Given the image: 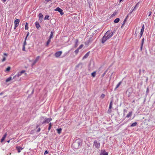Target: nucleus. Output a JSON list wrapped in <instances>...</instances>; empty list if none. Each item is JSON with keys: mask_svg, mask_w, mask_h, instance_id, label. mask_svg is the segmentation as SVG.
I'll use <instances>...</instances> for the list:
<instances>
[{"mask_svg": "<svg viewBox=\"0 0 155 155\" xmlns=\"http://www.w3.org/2000/svg\"><path fill=\"white\" fill-rule=\"evenodd\" d=\"M115 33V31H114L112 32H111L110 30L108 31L105 34V36H106L107 38H110L112 37L113 34Z\"/></svg>", "mask_w": 155, "mask_h": 155, "instance_id": "f257e3e1", "label": "nucleus"}, {"mask_svg": "<svg viewBox=\"0 0 155 155\" xmlns=\"http://www.w3.org/2000/svg\"><path fill=\"white\" fill-rule=\"evenodd\" d=\"M93 146H95L97 149H99L100 147V143L97 140H95L94 142Z\"/></svg>", "mask_w": 155, "mask_h": 155, "instance_id": "f03ea898", "label": "nucleus"}, {"mask_svg": "<svg viewBox=\"0 0 155 155\" xmlns=\"http://www.w3.org/2000/svg\"><path fill=\"white\" fill-rule=\"evenodd\" d=\"M81 142L79 141H76L73 143V146L75 147L76 149L78 148L79 146H81Z\"/></svg>", "mask_w": 155, "mask_h": 155, "instance_id": "7ed1b4c3", "label": "nucleus"}, {"mask_svg": "<svg viewBox=\"0 0 155 155\" xmlns=\"http://www.w3.org/2000/svg\"><path fill=\"white\" fill-rule=\"evenodd\" d=\"M20 22V20L19 19H17L15 21V27L14 29L16 28L18 26L19 23Z\"/></svg>", "mask_w": 155, "mask_h": 155, "instance_id": "20e7f679", "label": "nucleus"}, {"mask_svg": "<svg viewBox=\"0 0 155 155\" xmlns=\"http://www.w3.org/2000/svg\"><path fill=\"white\" fill-rule=\"evenodd\" d=\"M52 120V119L51 118H45V120L44 121H43L42 123V124H44L45 123H48L50 121H51Z\"/></svg>", "mask_w": 155, "mask_h": 155, "instance_id": "39448f33", "label": "nucleus"}, {"mask_svg": "<svg viewBox=\"0 0 155 155\" xmlns=\"http://www.w3.org/2000/svg\"><path fill=\"white\" fill-rule=\"evenodd\" d=\"M3 55H4L3 56V58L2 60V62H4L6 60V58L8 56V54L6 53H4Z\"/></svg>", "mask_w": 155, "mask_h": 155, "instance_id": "423d86ee", "label": "nucleus"}, {"mask_svg": "<svg viewBox=\"0 0 155 155\" xmlns=\"http://www.w3.org/2000/svg\"><path fill=\"white\" fill-rule=\"evenodd\" d=\"M55 10L59 12L61 15H62L64 14V13L63 12V10L59 7L57 8Z\"/></svg>", "mask_w": 155, "mask_h": 155, "instance_id": "0eeeda50", "label": "nucleus"}, {"mask_svg": "<svg viewBox=\"0 0 155 155\" xmlns=\"http://www.w3.org/2000/svg\"><path fill=\"white\" fill-rule=\"evenodd\" d=\"M62 52L61 51H58L55 53V56L57 58L59 57L62 54Z\"/></svg>", "mask_w": 155, "mask_h": 155, "instance_id": "6e6552de", "label": "nucleus"}, {"mask_svg": "<svg viewBox=\"0 0 155 155\" xmlns=\"http://www.w3.org/2000/svg\"><path fill=\"white\" fill-rule=\"evenodd\" d=\"M108 39V38H107L106 36H105V35H104L102 39L101 42L104 43Z\"/></svg>", "mask_w": 155, "mask_h": 155, "instance_id": "1a4fd4ad", "label": "nucleus"}, {"mask_svg": "<svg viewBox=\"0 0 155 155\" xmlns=\"http://www.w3.org/2000/svg\"><path fill=\"white\" fill-rule=\"evenodd\" d=\"M144 25H143L142 27V28L140 32V38L141 36H142L143 32L144 31Z\"/></svg>", "mask_w": 155, "mask_h": 155, "instance_id": "9d476101", "label": "nucleus"}, {"mask_svg": "<svg viewBox=\"0 0 155 155\" xmlns=\"http://www.w3.org/2000/svg\"><path fill=\"white\" fill-rule=\"evenodd\" d=\"M112 101H111L110 103V104H109V109L108 110V113H110L111 112V108H112Z\"/></svg>", "mask_w": 155, "mask_h": 155, "instance_id": "9b49d317", "label": "nucleus"}, {"mask_svg": "<svg viewBox=\"0 0 155 155\" xmlns=\"http://www.w3.org/2000/svg\"><path fill=\"white\" fill-rule=\"evenodd\" d=\"M16 148L18 150V153H19L21 152V150L23 149V148L20 146L16 147Z\"/></svg>", "mask_w": 155, "mask_h": 155, "instance_id": "f8f14e48", "label": "nucleus"}, {"mask_svg": "<svg viewBox=\"0 0 155 155\" xmlns=\"http://www.w3.org/2000/svg\"><path fill=\"white\" fill-rule=\"evenodd\" d=\"M7 133H5V134L2 137V138L1 142V143L2 142L5 140V138H6V136H7Z\"/></svg>", "mask_w": 155, "mask_h": 155, "instance_id": "ddd939ff", "label": "nucleus"}, {"mask_svg": "<svg viewBox=\"0 0 155 155\" xmlns=\"http://www.w3.org/2000/svg\"><path fill=\"white\" fill-rule=\"evenodd\" d=\"M7 133H5V134L2 137V138L1 142V143L2 142L5 140V138H6V136H7Z\"/></svg>", "mask_w": 155, "mask_h": 155, "instance_id": "4468645a", "label": "nucleus"}, {"mask_svg": "<svg viewBox=\"0 0 155 155\" xmlns=\"http://www.w3.org/2000/svg\"><path fill=\"white\" fill-rule=\"evenodd\" d=\"M40 58V56H37L36 59H35V60L34 61V63H33V65H34V64H35V63H36V62L38 61V60H39V58Z\"/></svg>", "mask_w": 155, "mask_h": 155, "instance_id": "2eb2a0df", "label": "nucleus"}, {"mask_svg": "<svg viewBox=\"0 0 155 155\" xmlns=\"http://www.w3.org/2000/svg\"><path fill=\"white\" fill-rule=\"evenodd\" d=\"M90 52V51L88 52L85 55L83 58V59H85L88 57L89 54Z\"/></svg>", "mask_w": 155, "mask_h": 155, "instance_id": "dca6fc26", "label": "nucleus"}, {"mask_svg": "<svg viewBox=\"0 0 155 155\" xmlns=\"http://www.w3.org/2000/svg\"><path fill=\"white\" fill-rule=\"evenodd\" d=\"M38 17L39 18L40 20L42 21L43 18V15L42 13H39L38 15Z\"/></svg>", "mask_w": 155, "mask_h": 155, "instance_id": "f3484780", "label": "nucleus"}, {"mask_svg": "<svg viewBox=\"0 0 155 155\" xmlns=\"http://www.w3.org/2000/svg\"><path fill=\"white\" fill-rule=\"evenodd\" d=\"M132 111L130 112L127 115L126 117L129 118L132 115Z\"/></svg>", "mask_w": 155, "mask_h": 155, "instance_id": "a211bd4d", "label": "nucleus"}, {"mask_svg": "<svg viewBox=\"0 0 155 155\" xmlns=\"http://www.w3.org/2000/svg\"><path fill=\"white\" fill-rule=\"evenodd\" d=\"M35 26L38 29L40 27V25L38 22H35Z\"/></svg>", "mask_w": 155, "mask_h": 155, "instance_id": "6ab92c4d", "label": "nucleus"}, {"mask_svg": "<svg viewBox=\"0 0 155 155\" xmlns=\"http://www.w3.org/2000/svg\"><path fill=\"white\" fill-rule=\"evenodd\" d=\"M108 153L104 151L101 152L100 154V155H107Z\"/></svg>", "mask_w": 155, "mask_h": 155, "instance_id": "aec40b11", "label": "nucleus"}, {"mask_svg": "<svg viewBox=\"0 0 155 155\" xmlns=\"http://www.w3.org/2000/svg\"><path fill=\"white\" fill-rule=\"evenodd\" d=\"M28 25L27 22L26 23L25 27V29L26 30H28Z\"/></svg>", "mask_w": 155, "mask_h": 155, "instance_id": "412c9836", "label": "nucleus"}, {"mask_svg": "<svg viewBox=\"0 0 155 155\" xmlns=\"http://www.w3.org/2000/svg\"><path fill=\"white\" fill-rule=\"evenodd\" d=\"M122 83V82L121 81H120V82L117 84V85H116V88H115V89H116L117 88H118L119 87V86L121 84V83Z\"/></svg>", "mask_w": 155, "mask_h": 155, "instance_id": "4be33fe9", "label": "nucleus"}, {"mask_svg": "<svg viewBox=\"0 0 155 155\" xmlns=\"http://www.w3.org/2000/svg\"><path fill=\"white\" fill-rule=\"evenodd\" d=\"M120 21V19L119 18H117L116 19H115L114 21V23H118V22H119V21Z\"/></svg>", "mask_w": 155, "mask_h": 155, "instance_id": "5701e85b", "label": "nucleus"}, {"mask_svg": "<svg viewBox=\"0 0 155 155\" xmlns=\"http://www.w3.org/2000/svg\"><path fill=\"white\" fill-rule=\"evenodd\" d=\"M57 133L60 134L61 133V130H62V129L61 128H60L59 129H57Z\"/></svg>", "mask_w": 155, "mask_h": 155, "instance_id": "b1692460", "label": "nucleus"}, {"mask_svg": "<svg viewBox=\"0 0 155 155\" xmlns=\"http://www.w3.org/2000/svg\"><path fill=\"white\" fill-rule=\"evenodd\" d=\"M11 69L10 67H8L7 68H6L5 72H8Z\"/></svg>", "mask_w": 155, "mask_h": 155, "instance_id": "393cba45", "label": "nucleus"}, {"mask_svg": "<svg viewBox=\"0 0 155 155\" xmlns=\"http://www.w3.org/2000/svg\"><path fill=\"white\" fill-rule=\"evenodd\" d=\"M54 32L52 31H51V35L49 37V39H51L53 38Z\"/></svg>", "mask_w": 155, "mask_h": 155, "instance_id": "a878e982", "label": "nucleus"}, {"mask_svg": "<svg viewBox=\"0 0 155 155\" xmlns=\"http://www.w3.org/2000/svg\"><path fill=\"white\" fill-rule=\"evenodd\" d=\"M12 80V77H10L8 78L6 80V82H7L10 81Z\"/></svg>", "mask_w": 155, "mask_h": 155, "instance_id": "bb28decb", "label": "nucleus"}, {"mask_svg": "<svg viewBox=\"0 0 155 155\" xmlns=\"http://www.w3.org/2000/svg\"><path fill=\"white\" fill-rule=\"evenodd\" d=\"M96 71H94V72H93V73H91V76L93 77H94L96 75Z\"/></svg>", "mask_w": 155, "mask_h": 155, "instance_id": "cd10ccee", "label": "nucleus"}, {"mask_svg": "<svg viewBox=\"0 0 155 155\" xmlns=\"http://www.w3.org/2000/svg\"><path fill=\"white\" fill-rule=\"evenodd\" d=\"M137 122L134 123L130 125V126L131 127L135 126L137 125Z\"/></svg>", "mask_w": 155, "mask_h": 155, "instance_id": "c85d7f7f", "label": "nucleus"}, {"mask_svg": "<svg viewBox=\"0 0 155 155\" xmlns=\"http://www.w3.org/2000/svg\"><path fill=\"white\" fill-rule=\"evenodd\" d=\"M52 125V124L51 123H50L49 124V127L48 128L49 131L51 129Z\"/></svg>", "mask_w": 155, "mask_h": 155, "instance_id": "c756f323", "label": "nucleus"}, {"mask_svg": "<svg viewBox=\"0 0 155 155\" xmlns=\"http://www.w3.org/2000/svg\"><path fill=\"white\" fill-rule=\"evenodd\" d=\"M51 41V39L49 38L46 43V45L48 46L50 42Z\"/></svg>", "mask_w": 155, "mask_h": 155, "instance_id": "7c9ffc66", "label": "nucleus"}, {"mask_svg": "<svg viewBox=\"0 0 155 155\" xmlns=\"http://www.w3.org/2000/svg\"><path fill=\"white\" fill-rule=\"evenodd\" d=\"M135 10V9L133 7L131 9V10H130V12L129 13L130 14H131L132 13V12L134 11Z\"/></svg>", "mask_w": 155, "mask_h": 155, "instance_id": "2f4dec72", "label": "nucleus"}, {"mask_svg": "<svg viewBox=\"0 0 155 155\" xmlns=\"http://www.w3.org/2000/svg\"><path fill=\"white\" fill-rule=\"evenodd\" d=\"M79 51V49H77L76 50H75L74 51V52L76 54V55H77Z\"/></svg>", "mask_w": 155, "mask_h": 155, "instance_id": "473e14b6", "label": "nucleus"}, {"mask_svg": "<svg viewBox=\"0 0 155 155\" xmlns=\"http://www.w3.org/2000/svg\"><path fill=\"white\" fill-rule=\"evenodd\" d=\"M21 73L20 72L18 73L17 75H15L14 77H16V76H17L18 77H19V76H21Z\"/></svg>", "mask_w": 155, "mask_h": 155, "instance_id": "72a5a7b5", "label": "nucleus"}, {"mask_svg": "<svg viewBox=\"0 0 155 155\" xmlns=\"http://www.w3.org/2000/svg\"><path fill=\"white\" fill-rule=\"evenodd\" d=\"M49 16L48 15H46L45 18V19H49Z\"/></svg>", "mask_w": 155, "mask_h": 155, "instance_id": "f704fd0d", "label": "nucleus"}, {"mask_svg": "<svg viewBox=\"0 0 155 155\" xmlns=\"http://www.w3.org/2000/svg\"><path fill=\"white\" fill-rule=\"evenodd\" d=\"M105 97V94H102L101 96V98L102 99H103Z\"/></svg>", "mask_w": 155, "mask_h": 155, "instance_id": "c9c22d12", "label": "nucleus"}, {"mask_svg": "<svg viewBox=\"0 0 155 155\" xmlns=\"http://www.w3.org/2000/svg\"><path fill=\"white\" fill-rule=\"evenodd\" d=\"M83 45L81 44V45H80V46H79V47H78V49H79V50L81 48L83 47Z\"/></svg>", "mask_w": 155, "mask_h": 155, "instance_id": "e433bc0d", "label": "nucleus"}, {"mask_svg": "<svg viewBox=\"0 0 155 155\" xmlns=\"http://www.w3.org/2000/svg\"><path fill=\"white\" fill-rule=\"evenodd\" d=\"M26 40L25 39V41L23 43V46H25L26 45Z\"/></svg>", "mask_w": 155, "mask_h": 155, "instance_id": "4c0bfd02", "label": "nucleus"}, {"mask_svg": "<svg viewBox=\"0 0 155 155\" xmlns=\"http://www.w3.org/2000/svg\"><path fill=\"white\" fill-rule=\"evenodd\" d=\"M25 46H23V48H22V50L24 51H25Z\"/></svg>", "mask_w": 155, "mask_h": 155, "instance_id": "58836bf2", "label": "nucleus"}, {"mask_svg": "<svg viewBox=\"0 0 155 155\" xmlns=\"http://www.w3.org/2000/svg\"><path fill=\"white\" fill-rule=\"evenodd\" d=\"M144 41V38H143L142 40L141 45H143Z\"/></svg>", "mask_w": 155, "mask_h": 155, "instance_id": "ea45409f", "label": "nucleus"}, {"mask_svg": "<svg viewBox=\"0 0 155 155\" xmlns=\"http://www.w3.org/2000/svg\"><path fill=\"white\" fill-rule=\"evenodd\" d=\"M25 72V70H22L20 72V73L22 74L24 73Z\"/></svg>", "mask_w": 155, "mask_h": 155, "instance_id": "a19ab883", "label": "nucleus"}, {"mask_svg": "<svg viewBox=\"0 0 155 155\" xmlns=\"http://www.w3.org/2000/svg\"><path fill=\"white\" fill-rule=\"evenodd\" d=\"M139 2H138V3H137L136 4V5H135V6L136 7H137H137H138V5H139Z\"/></svg>", "mask_w": 155, "mask_h": 155, "instance_id": "79ce46f5", "label": "nucleus"}, {"mask_svg": "<svg viewBox=\"0 0 155 155\" xmlns=\"http://www.w3.org/2000/svg\"><path fill=\"white\" fill-rule=\"evenodd\" d=\"M78 42V40H77V41H76V44L75 45V47H76L77 46Z\"/></svg>", "mask_w": 155, "mask_h": 155, "instance_id": "37998d69", "label": "nucleus"}, {"mask_svg": "<svg viewBox=\"0 0 155 155\" xmlns=\"http://www.w3.org/2000/svg\"><path fill=\"white\" fill-rule=\"evenodd\" d=\"M41 130V128H38V129L37 130V132H39Z\"/></svg>", "mask_w": 155, "mask_h": 155, "instance_id": "c03bdc74", "label": "nucleus"}, {"mask_svg": "<svg viewBox=\"0 0 155 155\" xmlns=\"http://www.w3.org/2000/svg\"><path fill=\"white\" fill-rule=\"evenodd\" d=\"M48 153V152L47 150H45V152L44 154H46Z\"/></svg>", "mask_w": 155, "mask_h": 155, "instance_id": "a18cd8bd", "label": "nucleus"}, {"mask_svg": "<svg viewBox=\"0 0 155 155\" xmlns=\"http://www.w3.org/2000/svg\"><path fill=\"white\" fill-rule=\"evenodd\" d=\"M143 46V45H141V46L140 49V50L141 51L142 50Z\"/></svg>", "mask_w": 155, "mask_h": 155, "instance_id": "49530a36", "label": "nucleus"}, {"mask_svg": "<svg viewBox=\"0 0 155 155\" xmlns=\"http://www.w3.org/2000/svg\"><path fill=\"white\" fill-rule=\"evenodd\" d=\"M106 72H107V71H105V72H104V73L103 74L102 76L103 77L106 74Z\"/></svg>", "mask_w": 155, "mask_h": 155, "instance_id": "de8ad7c7", "label": "nucleus"}, {"mask_svg": "<svg viewBox=\"0 0 155 155\" xmlns=\"http://www.w3.org/2000/svg\"><path fill=\"white\" fill-rule=\"evenodd\" d=\"M29 35V32H28V34H27V36H26V38H25V39H26L27 38V37H28V36Z\"/></svg>", "mask_w": 155, "mask_h": 155, "instance_id": "09e8293b", "label": "nucleus"}, {"mask_svg": "<svg viewBox=\"0 0 155 155\" xmlns=\"http://www.w3.org/2000/svg\"><path fill=\"white\" fill-rule=\"evenodd\" d=\"M126 21V19L124 20L123 22V24L122 25V26L123 25H124Z\"/></svg>", "mask_w": 155, "mask_h": 155, "instance_id": "8fccbe9b", "label": "nucleus"}, {"mask_svg": "<svg viewBox=\"0 0 155 155\" xmlns=\"http://www.w3.org/2000/svg\"><path fill=\"white\" fill-rule=\"evenodd\" d=\"M151 12H149V16H150L151 15Z\"/></svg>", "mask_w": 155, "mask_h": 155, "instance_id": "3c124183", "label": "nucleus"}, {"mask_svg": "<svg viewBox=\"0 0 155 155\" xmlns=\"http://www.w3.org/2000/svg\"><path fill=\"white\" fill-rule=\"evenodd\" d=\"M45 117H41V119H44V118Z\"/></svg>", "mask_w": 155, "mask_h": 155, "instance_id": "603ef678", "label": "nucleus"}, {"mask_svg": "<svg viewBox=\"0 0 155 155\" xmlns=\"http://www.w3.org/2000/svg\"><path fill=\"white\" fill-rule=\"evenodd\" d=\"M46 1L48 2L49 1H50L51 0H45Z\"/></svg>", "mask_w": 155, "mask_h": 155, "instance_id": "864d4df0", "label": "nucleus"}, {"mask_svg": "<svg viewBox=\"0 0 155 155\" xmlns=\"http://www.w3.org/2000/svg\"><path fill=\"white\" fill-rule=\"evenodd\" d=\"M134 8L135 9V10H136L137 9V7L135 6L134 7Z\"/></svg>", "mask_w": 155, "mask_h": 155, "instance_id": "5fc2aeb1", "label": "nucleus"}, {"mask_svg": "<svg viewBox=\"0 0 155 155\" xmlns=\"http://www.w3.org/2000/svg\"><path fill=\"white\" fill-rule=\"evenodd\" d=\"M3 94V92H1V93H0V95H2V94Z\"/></svg>", "mask_w": 155, "mask_h": 155, "instance_id": "6e6d98bb", "label": "nucleus"}, {"mask_svg": "<svg viewBox=\"0 0 155 155\" xmlns=\"http://www.w3.org/2000/svg\"><path fill=\"white\" fill-rule=\"evenodd\" d=\"M115 14H114V13L113 15H112L113 16H114L115 15Z\"/></svg>", "mask_w": 155, "mask_h": 155, "instance_id": "4d7b16f0", "label": "nucleus"}, {"mask_svg": "<svg viewBox=\"0 0 155 155\" xmlns=\"http://www.w3.org/2000/svg\"><path fill=\"white\" fill-rule=\"evenodd\" d=\"M7 0H3V2H5Z\"/></svg>", "mask_w": 155, "mask_h": 155, "instance_id": "13d9d810", "label": "nucleus"}, {"mask_svg": "<svg viewBox=\"0 0 155 155\" xmlns=\"http://www.w3.org/2000/svg\"><path fill=\"white\" fill-rule=\"evenodd\" d=\"M9 142H10V140H8L7 141V142L8 143H9Z\"/></svg>", "mask_w": 155, "mask_h": 155, "instance_id": "bf43d9fd", "label": "nucleus"}, {"mask_svg": "<svg viewBox=\"0 0 155 155\" xmlns=\"http://www.w3.org/2000/svg\"><path fill=\"white\" fill-rule=\"evenodd\" d=\"M38 126H39V125H37V126H36L37 128H38Z\"/></svg>", "mask_w": 155, "mask_h": 155, "instance_id": "052dcab7", "label": "nucleus"}, {"mask_svg": "<svg viewBox=\"0 0 155 155\" xmlns=\"http://www.w3.org/2000/svg\"><path fill=\"white\" fill-rule=\"evenodd\" d=\"M135 102V101L134 100L133 101V103H134Z\"/></svg>", "mask_w": 155, "mask_h": 155, "instance_id": "680f3d73", "label": "nucleus"}, {"mask_svg": "<svg viewBox=\"0 0 155 155\" xmlns=\"http://www.w3.org/2000/svg\"><path fill=\"white\" fill-rule=\"evenodd\" d=\"M122 0H120V2H121L122 1Z\"/></svg>", "mask_w": 155, "mask_h": 155, "instance_id": "e2e57ef3", "label": "nucleus"}, {"mask_svg": "<svg viewBox=\"0 0 155 155\" xmlns=\"http://www.w3.org/2000/svg\"><path fill=\"white\" fill-rule=\"evenodd\" d=\"M148 88H147V91H148Z\"/></svg>", "mask_w": 155, "mask_h": 155, "instance_id": "0e129e2a", "label": "nucleus"}]
</instances>
